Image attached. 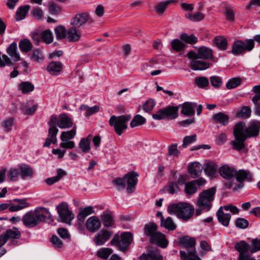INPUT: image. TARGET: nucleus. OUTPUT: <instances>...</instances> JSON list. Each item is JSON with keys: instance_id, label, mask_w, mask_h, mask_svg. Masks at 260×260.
<instances>
[{"instance_id": "obj_37", "label": "nucleus", "mask_w": 260, "mask_h": 260, "mask_svg": "<svg viewBox=\"0 0 260 260\" xmlns=\"http://www.w3.org/2000/svg\"><path fill=\"white\" fill-rule=\"evenodd\" d=\"M30 7L29 6H22L19 8L16 12L15 17L17 20L23 19L27 13L28 12Z\"/></svg>"}, {"instance_id": "obj_25", "label": "nucleus", "mask_w": 260, "mask_h": 260, "mask_svg": "<svg viewBox=\"0 0 260 260\" xmlns=\"http://www.w3.org/2000/svg\"><path fill=\"white\" fill-rule=\"evenodd\" d=\"M101 219L104 225L106 227H111L114 223L112 213L109 211H105L103 212L101 215Z\"/></svg>"}, {"instance_id": "obj_40", "label": "nucleus", "mask_w": 260, "mask_h": 260, "mask_svg": "<svg viewBox=\"0 0 260 260\" xmlns=\"http://www.w3.org/2000/svg\"><path fill=\"white\" fill-rule=\"evenodd\" d=\"M146 122V119L140 115H136L134 116L131 122L130 125L132 128L144 124Z\"/></svg>"}, {"instance_id": "obj_15", "label": "nucleus", "mask_w": 260, "mask_h": 260, "mask_svg": "<svg viewBox=\"0 0 260 260\" xmlns=\"http://www.w3.org/2000/svg\"><path fill=\"white\" fill-rule=\"evenodd\" d=\"M81 36V32L78 27L72 25L67 29V39L70 42H78L80 40Z\"/></svg>"}, {"instance_id": "obj_17", "label": "nucleus", "mask_w": 260, "mask_h": 260, "mask_svg": "<svg viewBox=\"0 0 260 260\" xmlns=\"http://www.w3.org/2000/svg\"><path fill=\"white\" fill-rule=\"evenodd\" d=\"M203 166L198 162H193L190 164L188 167V171L193 178L199 177L202 173Z\"/></svg>"}, {"instance_id": "obj_9", "label": "nucleus", "mask_w": 260, "mask_h": 260, "mask_svg": "<svg viewBox=\"0 0 260 260\" xmlns=\"http://www.w3.org/2000/svg\"><path fill=\"white\" fill-rule=\"evenodd\" d=\"M187 56L190 60L189 66L193 71L205 70L212 64L211 63L198 57L196 52L193 51L188 52Z\"/></svg>"}, {"instance_id": "obj_44", "label": "nucleus", "mask_w": 260, "mask_h": 260, "mask_svg": "<svg viewBox=\"0 0 260 260\" xmlns=\"http://www.w3.org/2000/svg\"><path fill=\"white\" fill-rule=\"evenodd\" d=\"M171 44L172 49L176 52L182 51L185 47V44L181 40L177 39L173 40Z\"/></svg>"}, {"instance_id": "obj_31", "label": "nucleus", "mask_w": 260, "mask_h": 260, "mask_svg": "<svg viewBox=\"0 0 260 260\" xmlns=\"http://www.w3.org/2000/svg\"><path fill=\"white\" fill-rule=\"evenodd\" d=\"M217 168V166L212 161L208 162L203 166V169L204 170L205 174L209 176L214 175Z\"/></svg>"}, {"instance_id": "obj_14", "label": "nucleus", "mask_w": 260, "mask_h": 260, "mask_svg": "<svg viewBox=\"0 0 260 260\" xmlns=\"http://www.w3.org/2000/svg\"><path fill=\"white\" fill-rule=\"evenodd\" d=\"M138 174L134 172H129L124 175V179L127 185V191L128 192H132L133 188L138 183Z\"/></svg>"}, {"instance_id": "obj_29", "label": "nucleus", "mask_w": 260, "mask_h": 260, "mask_svg": "<svg viewBox=\"0 0 260 260\" xmlns=\"http://www.w3.org/2000/svg\"><path fill=\"white\" fill-rule=\"evenodd\" d=\"M62 70V64L60 62H50L48 67L47 70L52 75H58Z\"/></svg>"}, {"instance_id": "obj_55", "label": "nucleus", "mask_w": 260, "mask_h": 260, "mask_svg": "<svg viewBox=\"0 0 260 260\" xmlns=\"http://www.w3.org/2000/svg\"><path fill=\"white\" fill-rule=\"evenodd\" d=\"M112 182L118 189H123L125 188L126 184L124 176L123 178H117L114 179Z\"/></svg>"}, {"instance_id": "obj_21", "label": "nucleus", "mask_w": 260, "mask_h": 260, "mask_svg": "<svg viewBox=\"0 0 260 260\" xmlns=\"http://www.w3.org/2000/svg\"><path fill=\"white\" fill-rule=\"evenodd\" d=\"M217 219L220 223L225 226L229 224L231 216L229 213H224L223 211V207H220L216 212Z\"/></svg>"}, {"instance_id": "obj_4", "label": "nucleus", "mask_w": 260, "mask_h": 260, "mask_svg": "<svg viewBox=\"0 0 260 260\" xmlns=\"http://www.w3.org/2000/svg\"><path fill=\"white\" fill-rule=\"evenodd\" d=\"M180 243L187 251L181 250L180 255L181 260H201L197 254L195 248L196 241L194 238L184 237L180 239Z\"/></svg>"}, {"instance_id": "obj_7", "label": "nucleus", "mask_w": 260, "mask_h": 260, "mask_svg": "<svg viewBox=\"0 0 260 260\" xmlns=\"http://www.w3.org/2000/svg\"><path fill=\"white\" fill-rule=\"evenodd\" d=\"M133 241V235L130 232H123L121 234L120 239L118 234H115L110 244L116 246L122 251H125Z\"/></svg>"}, {"instance_id": "obj_18", "label": "nucleus", "mask_w": 260, "mask_h": 260, "mask_svg": "<svg viewBox=\"0 0 260 260\" xmlns=\"http://www.w3.org/2000/svg\"><path fill=\"white\" fill-rule=\"evenodd\" d=\"M219 172L220 176L226 179L232 178L235 176L237 173L236 170L227 165L221 167Z\"/></svg>"}, {"instance_id": "obj_22", "label": "nucleus", "mask_w": 260, "mask_h": 260, "mask_svg": "<svg viewBox=\"0 0 260 260\" xmlns=\"http://www.w3.org/2000/svg\"><path fill=\"white\" fill-rule=\"evenodd\" d=\"M212 121L215 123H220L222 125H227L229 121V116L224 113L219 112L212 116Z\"/></svg>"}, {"instance_id": "obj_38", "label": "nucleus", "mask_w": 260, "mask_h": 260, "mask_svg": "<svg viewBox=\"0 0 260 260\" xmlns=\"http://www.w3.org/2000/svg\"><path fill=\"white\" fill-rule=\"evenodd\" d=\"M174 2V1L173 0H168L158 4L155 7V11L158 14H162L166 10L168 6Z\"/></svg>"}, {"instance_id": "obj_57", "label": "nucleus", "mask_w": 260, "mask_h": 260, "mask_svg": "<svg viewBox=\"0 0 260 260\" xmlns=\"http://www.w3.org/2000/svg\"><path fill=\"white\" fill-rule=\"evenodd\" d=\"M235 223L237 227L242 229L247 228L249 224L248 221L243 218H238L236 220Z\"/></svg>"}, {"instance_id": "obj_63", "label": "nucleus", "mask_w": 260, "mask_h": 260, "mask_svg": "<svg viewBox=\"0 0 260 260\" xmlns=\"http://www.w3.org/2000/svg\"><path fill=\"white\" fill-rule=\"evenodd\" d=\"M14 124V119L13 118H9L3 122L2 125L7 132L11 130V127Z\"/></svg>"}, {"instance_id": "obj_20", "label": "nucleus", "mask_w": 260, "mask_h": 260, "mask_svg": "<svg viewBox=\"0 0 260 260\" xmlns=\"http://www.w3.org/2000/svg\"><path fill=\"white\" fill-rule=\"evenodd\" d=\"M196 54L198 57L204 60L212 59L213 57L212 50L210 48L205 46L199 48Z\"/></svg>"}, {"instance_id": "obj_36", "label": "nucleus", "mask_w": 260, "mask_h": 260, "mask_svg": "<svg viewBox=\"0 0 260 260\" xmlns=\"http://www.w3.org/2000/svg\"><path fill=\"white\" fill-rule=\"evenodd\" d=\"M76 134V127L74 126L73 128L69 131L62 132L60 136V139L61 141H67V140H70L73 139Z\"/></svg>"}, {"instance_id": "obj_50", "label": "nucleus", "mask_w": 260, "mask_h": 260, "mask_svg": "<svg viewBox=\"0 0 260 260\" xmlns=\"http://www.w3.org/2000/svg\"><path fill=\"white\" fill-rule=\"evenodd\" d=\"M112 252L113 250L110 248H102L98 251L96 255L102 259H107Z\"/></svg>"}, {"instance_id": "obj_48", "label": "nucleus", "mask_w": 260, "mask_h": 260, "mask_svg": "<svg viewBox=\"0 0 260 260\" xmlns=\"http://www.w3.org/2000/svg\"><path fill=\"white\" fill-rule=\"evenodd\" d=\"M197 189L198 187L195 185L192 181L185 184L184 191L187 194H193L197 191Z\"/></svg>"}, {"instance_id": "obj_64", "label": "nucleus", "mask_w": 260, "mask_h": 260, "mask_svg": "<svg viewBox=\"0 0 260 260\" xmlns=\"http://www.w3.org/2000/svg\"><path fill=\"white\" fill-rule=\"evenodd\" d=\"M179 153L176 144H172L168 147V154L169 155L178 156Z\"/></svg>"}, {"instance_id": "obj_60", "label": "nucleus", "mask_w": 260, "mask_h": 260, "mask_svg": "<svg viewBox=\"0 0 260 260\" xmlns=\"http://www.w3.org/2000/svg\"><path fill=\"white\" fill-rule=\"evenodd\" d=\"M58 132V129L56 126H50L48 131V137L53 139L54 142H57L56 135Z\"/></svg>"}, {"instance_id": "obj_43", "label": "nucleus", "mask_w": 260, "mask_h": 260, "mask_svg": "<svg viewBox=\"0 0 260 260\" xmlns=\"http://www.w3.org/2000/svg\"><path fill=\"white\" fill-rule=\"evenodd\" d=\"M41 39L46 44L51 43L53 41L52 32L49 29L44 30L41 35Z\"/></svg>"}, {"instance_id": "obj_59", "label": "nucleus", "mask_w": 260, "mask_h": 260, "mask_svg": "<svg viewBox=\"0 0 260 260\" xmlns=\"http://www.w3.org/2000/svg\"><path fill=\"white\" fill-rule=\"evenodd\" d=\"M253 91L255 95L253 97L252 100L255 105H257L258 102L260 100V85L254 86L253 87Z\"/></svg>"}, {"instance_id": "obj_12", "label": "nucleus", "mask_w": 260, "mask_h": 260, "mask_svg": "<svg viewBox=\"0 0 260 260\" xmlns=\"http://www.w3.org/2000/svg\"><path fill=\"white\" fill-rule=\"evenodd\" d=\"M89 18L90 16L88 13H79L71 19L70 24L79 28L86 23Z\"/></svg>"}, {"instance_id": "obj_51", "label": "nucleus", "mask_w": 260, "mask_h": 260, "mask_svg": "<svg viewBox=\"0 0 260 260\" xmlns=\"http://www.w3.org/2000/svg\"><path fill=\"white\" fill-rule=\"evenodd\" d=\"M148 253L151 260H163V256L157 249L150 250Z\"/></svg>"}, {"instance_id": "obj_27", "label": "nucleus", "mask_w": 260, "mask_h": 260, "mask_svg": "<svg viewBox=\"0 0 260 260\" xmlns=\"http://www.w3.org/2000/svg\"><path fill=\"white\" fill-rule=\"evenodd\" d=\"M166 119H174L178 116V107L169 106L164 108Z\"/></svg>"}, {"instance_id": "obj_2", "label": "nucleus", "mask_w": 260, "mask_h": 260, "mask_svg": "<svg viewBox=\"0 0 260 260\" xmlns=\"http://www.w3.org/2000/svg\"><path fill=\"white\" fill-rule=\"evenodd\" d=\"M51 214L44 207H38L33 211L26 212L22 217L23 224L27 228H34L42 221L51 218Z\"/></svg>"}, {"instance_id": "obj_47", "label": "nucleus", "mask_w": 260, "mask_h": 260, "mask_svg": "<svg viewBox=\"0 0 260 260\" xmlns=\"http://www.w3.org/2000/svg\"><path fill=\"white\" fill-rule=\"evenodd\" d=\"M214 43L221 50H225L227 46V41L225 38L218 36L214 39Z\"/></svg>"}, {"instance_id": "obj_42", "label": "nucleus", "mask_w": 260, "mask_h": 260, "mask_svg": "<svg viewBox=\"0 0 260 260\" xmlns=\"http://www.w3.org/2000/svg\"><path fill=\"white\" fill-rule=\"evenodd\" d=\"M19 89L23 93H27L34 90V86L29 82H23L19 84Z\"/></svg>"}, {"instance_id": "obj_23", "label": "nucleus", "mask_w": 260, "mask_h": 260, "mask_svg": "<svg viewBox=\"0 0 260 260\" xmlns=\"http://www.w3.org/2000/svg\"><path fill=\"white\" fill-rule=\"evenodd\" d=\"M7 53L15 61L20 60V54L18 51L17 45L15 42L11 43L7 49Z\"/></svg>"}, {"instance_id": "obj_49", "label": "nucleus", "mask_w": 260, "mask_h": 260, "mask_svg": "<svg viewBox=\"0 0 260 260\" xmlns=\"http://www.w3.org/2000/svg\"><path fill=\"white\" fill-rule=\"evenodd\" d=\"M194 82L201 88H205L209 84L208 79L206 77H197L194 79Z\"/></svg>"}, {"instance_id": "obj_10", "label": "nucleus", "mask_w": 260, "mask_h": 260, "mask_svg": "<svg viewBox=\"0 0 260 260\" xmlns=\"http://www.w3.org/2000/svg\"><path fill=\"white\" fill-rule=\"evenodd\" d=\"M254 46L252 39L246 40L243 42L237 41L233 44L232 52L234 55H239L245 51H251Z\"/></svg>"}, {"instance_id": "obj_33", "label": "nucleus", "mask_w": 260, "mask_h": 260, "mask_svg": "<svg viewBox=\"0 0 260 260\" xmlns=\"http://www.w3.org/2000/svg\"><path fill=\"white\" fill-rule=\"evenodd\" d=\"M66 174V173L63 170L59 169L57 171V175L54 177L47 178L45 182L48 185H52L53 184L58 182L61 178Z\"/></svg>"}, {"instance_id": "obj_39", "label": "nucleus", "mask_w": 260, "mask_h": 260, "mask_svg": "<svg viewBox=\"0 0 260 260\" xmlns=\"http://www.w3.org/2000/svg\"><path fill=\"white\" fill-rule=\"evenodd\" d=\"M181 41L188 44H195L198 41V38L193 34L188 35L186 33H182L180 36Z\"/></svg>"}, {"instance_id": "obj_53", "label": "nucleus", "mask_w": 260, "mask_h": 260, "mask_svg": "<svg viewBox=\"0 0 260 260\" xmlns=\"http://www.w3.org/2000/svg\"><path fill=\"white\" fill-rule=\"evenodd\" d=\"M241 82L240 78H233L228 81L226 84V87L229 89L235 88L240 84Z\"/></svg>"}, {"instance_id": "obj_8", "label": "nucleus", "mask_w": 260, "mask_h": 260, "mask_svg": "<svg viewBox=\"0 0 260 260\" xmlns=\"http://www.w3.org/2000/svg\"><path fill=\"white\" fill-rule=\"evenodd\" d=\"M131 115H123L119 116H112L109 121L110 126H113L115 132L118 136H120L123 131L127 127L126 123L129 121Z\"/></svg>"}, {"instance_id": "obj_56", "label": "nucleus", "mask_w": 260, "mask_h": 260, "mask_svg": "<svg viewBox=\"0 0 260 260\" xmlns=\"http://www.w3.org/2000/svg\"><path fill=\"white\" fill-rule=\"evenodd\" d=\"M211 85L215 88H219L222 84V79L217 76H211L210 78Z\"/></svg>"}, {"instance_id": "obj_24", "label": "nucleus", "mask_w": 260, "mask_h": 260, "mask_svg": "<svg viewBox=\"0 0 260 260\" xmlns=\"http://www.w3.org/2000/svg\"><path fill=\"white\" fill-rule=\"evenodd\" d=\"M182 107L181 114L191 116L194 113V108L197 107V104L195 103L185 102Z\"/></svg>"}, {"instance_id": "obj_46", "label": "nucleus", "mask_w": 260, "mask_h": 260, "mask_svg": "<svg viewBox=\"0 0 260 260\" xmlns=\"http://www.w3.org/2000/svg\"><path fill=\"white\" fill-rule=\"evenodd\" d=\"M54 31L57 40L67 38V30L63 26H57L55 27Z\"/></svg>"}, {"instance_id": "obj_3", "label": "nucleus", "mask_w": 260, "mask_h": 260, "mask_svg": "<svg viewBox=\"0 0 260 260\" xmlns=\"http://www.w3.org/2000/svg\"><path fill=\"white\" fill-rule=\"evenodd\" d=\"M144 234L149 238V241L152 244L165 248L168 245V241L164 234L157 231V225L154 222L146 224L144 228Z\"/></svg>"}, {"instance_id": "obj_54", "label": "nucleus", "mask_w": 260, "mask_h": 260, "mask_svg": "<svg viewBox=\"0 0 260 260\" xmlns=\"http://www.w3.org/2000/svg\"><path fill=\"white\" fill-rule=\"evenodd\" d=\"M31 58L39 63L43 62L44 59L42 52L38 49L33 50Z\"/></svg>"}, {"instance_id": "obj_28", "label": "nucleus", "mask_w": 260, "mask_h": 260, "mask_svg": "<svg viewBox=\"0 0 260 260\" xmlns=\"http://www.w3.org/2000/svg\"><path fill=\"white\" fill-rule=\"evenodd\" d=\"M91 140V136L88 135L85 138H82L81 139L79 143V147L81 149V151L84 153H88L90 150V141Z\"/></svg>"}, {"instance_id": "obj_16", "label": "nucleus", "mask_w": 260, "mask_h": 260, "mask_svg": "<svg viewBox=\"0 0 260 260\" xmlns=\"http://www.w3.org/2000/svg\"><path fill=\"white\" fill-rule=\"evenodd\" d=\"M85 226L88 231L94 233L101 228V222L97 216H91L86 220Z\"/></svg>"}, {"instance_id": "obj_61", "label": "nucleus", "mask_w": 260, "mask_h": 260, "mask_svg": "<svg viewBox=\"0 0 260 260\" xmlns=\"http://www.w3.org/2000/svg\"><path fill=\"white\" fill-rule=\"evenodd\" d=\"M155 105V102L152 99L147 100L143 105V110L146 112L151 111Z\"/></svg>"}, {"instance_id": "obj_45", "label": "nucleus", "mask_w": 260, "mask_h": 260, "mask_svg": "<svg viewBox=\"0 0 260 260\" xmlns=\"http://www.w3.org/2000/svg\"><path fill=\"white\" fill-rule=\"evenodd\" d=\"M236 179L239 182H242L245 180L248 181L250 180L251 176L249 172H247L244 170H240L239 172L237 171L236 176Z\"/></svg>"}, {"instance_id": "obj_30", "label": "nucleus", "mask_w": 260, "mask_h": 260, "mask_svg": "<svg viewBox=\"0 0 260 260\" xmlns=\"http://www.w3.org/2000/svg\"><path fill=\"white\" fill-rule=\"evenodd\" d=\"M160 226L170 231H173L177 227L173 219L170 217H168L166 219L164 217H162L161 221H160Z\"/></svg>"}, {"instance_id": "obj_41", "label": "nucleus", "mask_w": 260, "mask_h": 260, "mask_svg": "<svg viewBox=\"0 0 260 260\" xmlns=\"http://www.w3.org/2000/svg\"><path fill=\"white\" fill-rule=\"evenodd\" d=\"M20 175L18 166L17 168H11L7 173L8 178L10 181H16Z\"/></svg>"}, {"instance_id": "obj_13", "label": "nucleus", "mask_w": 260, "mask_h": 260, "mask_svg": "<svg viewBox=\"0 0 260 260\" xmlns=\"http://www.w3.org/2000/svg\"><path fill=\"white\" fill-rule=\"evenodd\" d=\"M112 234V232L111 231L105 229H102L95 235L93 241L96 245H103L110 239Z\"/></svg>"}, {"instance_id": "obj_52", "label": "nucleus", "mask_w": 260, "mask_h": 260, "mask_svg": "<svg viewBox=\"0 0 260 260\" xmlns=\"http://www.w3.org/2000/svg\"><path fill=\"white\" fill-rule=\"evenodd\" d=\"M196 140L197 135L196 134L191 136H186L183 138L182 147L183 148H186L188 145L196 142Z\"/></svg>"}, {"instance_id": "obj_11", "label": "nucleus", "mask_w": 260, "mask_h": 260, "mask_svg": "<svg viewBox=\"0 0 260 260\" xmlns=\"http://www.w3.org/2000/svg\"><path fill=\"white\" fill-rule=\"evenodd\" d=\"M57 210L61 222L70 224L71 221L74 219V215L73 213L69 210L68 204L62 203L59 204Z\"/></svg>"}, {"instance_id": "obj_62", "label": "nucleus", "mask_w": 260, "mask_h": 260, "mask_svg": "<svg viewBox=\"0 0 260 260\" xmlns=\"http://www.w3.org/2000/svg\"><path fill=\"white\" fill-rule=\"evenodd\" d=\"M50 241L54 247L61 248L63 245L61 240L56 235H53L50 239Z\"/></svg>"}, {"instance_id": "obj_5", "label": "nucleus", "mask_w": 260, "mask_h": 260, "mask_svg": "<svg viewBox=\"0 0 260 260\" xmlns=\"http://www.w3.org/2000/svg\"><path fill=\"white\" fill-rule=\"evenodd\" d=\"M167 210L170 214H176L179 218L183 220L190 218L194 211L193 206L185 202L170 205Z\"/></svg>"}, {"instance_id": "obj_1", "label": "nucleus", "mask_w": 260, "mask_h": 260, "mask_svg": "<svg viewBox=\"0 0 260 260\" xmlns=\"http://www.w3.org/2000/svg\"><path fill=\"white\" fill-rule=\"evenodd\" d=\"M260 121L252 120L249 123L248 127L243 122L236 123L234 128V140L231 141V145L236 150H241L245 147V141L247 138L257 137L259 134Z\"/></svg>"}, {"instance_id": "obj_35", "label": "nucleus", "mask_w": 260, "mask_h": 260, "mask_svg": "<svg viewBox=\"0 0 260 260\" xmlns=\"http://www.w3.org/2000/svg\"><path fill=\"white\" fill-rule=\"evenodd\" d=\"M19 46L21 51L28 52L32 48V44L27 39L21 40L19 43Z\"/></svg>"}, {"instance_id": "obj_58", "label": "nucleus", "mask_w": 260, "mask_h": 260, "mask_svg": "<svg viewBox=\"0 0 260 260\" xmlns=\"http://www.w3.org/2000/svg\"><path fill=\"white\" fill-rule=\"evenodd\" d=\"M168 191L171 194H174L180 191V188L176 182H171L168 186Z\"/></svg>"}, {"instance_id": "obj_32", "label": "nucleus", "mask_w": 260, "mask_h": 260, "mask_svg": "<svg viewBox=\"0 0 260 260\" xmlns=\"http://www.w3.org/2000/svg\"><path fill=\"white\" fill-rule=\"evenodd\" d=\"M94 211L92 206H87L82 209L77 215V218L80 222H83L85 218L93 213Z\"/></svg>"}, {"instance_id": "obj_26", "label": "nucleus", "mask_w": 260, "mask_h": 260, "mask_svg": "<svg viewBox=\"0 0 260 260\" xmlns=\"http://www.w3.org/2000/svg\"><path fill=\"white\" fill-rule=\"evenodd\" d=\"M20 175L22 178L31 177L33 175V170L29 166L25 164L18 165Z\"/></svg>"}, {"instance_id": "obj_19", "label": "nucleus", "mask_w": 260, "mask_h": 260, "mask_svg": "<svg viewBox=\"0 0 260 260\" xmlns=\"http://www.w3.org/2000/svg\"><path fill=\"white\" fill-rule=\"evenodd\" d=\"M72 119L66 114H61L58 117L57 125L60 128H67L72 126Z\"/></svg>"}, {"instance_id": "obj_6", "label": "nucleus", "mask_w": 260, "mask_h": 260, "mask_svg": "<svg viewBox=\"0 0 260 260\" xmlns=\"http://www.w3.org/2000/svg\"><path fill=\"white\" fill-rule=\"evenodd\" d=\"M215 192V187L204 190L200 192L197 202V206L206 211H209L212 207V202L214 200Z\"/></svg>"}, {"instance_id": "obj_34", "label": "nucleus", "mask_w": 260, "mask_h": 260, "mask_svg": "<svg viewBox=\"0 0 260 260\" xmlns=\"http://www.w3.org/2000/svg\"><path fill=\"white\" fill-rule=\"evenodd\" d=\"M7 240L9 239H18L21 236V232L16 227H13V229L7 230L4 233Z\"/></svg>"}]
</instances>
